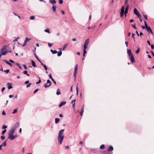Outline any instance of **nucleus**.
<instances>
[{
	"label": "nucleus",
	"mask_w": 154,
	"mask_h": 154,
	"mask_svg": "<svg viewBox=\"0 0 154 154\" xmlns=\"http://www.w3.org/2000/svg\"><path fill=\"white\" fill-rule=\"evenodd\" d=\"M64 131V129L60 130L59 132L58 135V140L59 142V143L61 144L63 139L64 136L63 135Z\"/></svg>",
	"instance_id": "obj_1"
},
{
	"label": "nucleus",
	"mask_w": 154,
	"mask_h": 154,
	"mask_svg": "<svg viewBox=\"0 0 154 154\" xmlns=\"http://www.w3.org/2000/svg\"><path fill=\"white\" fill-rule=\"evenodd\" d=\"M144 24L145 26V28L147 29V32L149 33L151 32L153 35L152 32L150 27H148L146 21H144Z\"/></svg>",
	"instance_id": "obj_2"
},
{
	"label": "nucleus",
	"mask_w": 154,
	"mask_h": 154,
	"mask_svg": "<svg viewBox=\"0 0 154 154\" xmlns=\"http://www.w3.org/2000/svg\"><path fill=\"white\" fill-rule=\"evenodd\" d=\"M6 46H4L1 49V51H0V52L1 53H6V54H7V53L8 52V51L7 50H6Z\"/></svg>",
	"instance_id": "obj_3"
},
{
	"label": "nucleus",
	"mask_w": 154,
	"mask_h": 154,
	"mask_svg": "<svg viewBox=\"0 0 154 154\" xmlns=\"http://www.w3.org/2000/svg\"><path fill=\"white\" fill-rule=\"evenodd\" d=\"M51 84V82L49 80H48L46 83L44 84V86L45 88H47L50 86Z\"/></svg>",
	"instance_id": "obj_4"
},
{
	"label": "nucleus",
	"mask_w": 154,
	"mask_h": 154,
	"mask_svg": "<svg viewBox=\"0 0 154 154\" xmlns=\"http://www.w3.org/2000/svg\"><path fill=\"white\" fill-rule=\"evenodd\" d=\"M134 14L137 16L138 17H140V15L138 11H137V9L136 8H135L134 10Z\"/></svg>",
	"instance_id": "obj_5"
},
{
	"label": "nucleus",
	"mask_w": 154,
	"mask_h": 154,
	"mask_svg": "<svg viewBox=\"0 0 154 154\" xmlns=\"http://www.w3.org/2000/svg\"><path fill=\"white\" fill-rule=\"evenodd\" d=\"M13 135V134H8V138L11 140L14 139L17 137V135L14 136Z\"/></svg>",
	"instance_id": "obj_6"
},
{
	"label": "nucleus",
	"mask_w": 154,
	"mask_h": 154,
	"mask_svg": "<svg viewBox=\"0 0 154 154\" xmlns=\"http://www.w3.org/2000/svg\"><path fill=\"white\" fill-rule=\"evenodd\" d=\"M125 8L124 6H122L121 9V11L120 12V17H122L124 14Z\"/></svg>",
	"instance_id": "obj_7"
},
{
	"label": "nucleus",
	"mask_w": 154,
	"mask_h": 154,
	"mask_svg": "<svg viewBox=\"0 0 154 154\" xmlns=\"http://www.w3.org/2000/svg\"><path fill=\"white\" fill-rule=\"evenodd\" d=\"M19 123L18 122H17L14 125L13 127L12 128L16 130L17 127H19Z\"/></svg>",
	"instance_id": "obj_8"
},
{
	"label": "nucleus",
	"mask_w": 154,
	"mask_h": 154,
	"mask_svg": "<svg viewBox=\"0 0 154 154\" xmlns=\"http://www.w3.org/2000/svg\"><path fill=\"white\" fill-rule=\"evenodd\" d=\"M130 60L132 62V63H133L134 62H135V60H134V57L133 55H131V56H130Z\"/></svg>",
	"instance_id": "obj_9"
},
{
	"label": "nucleus",
	"mask_w": 154,
	"mask_h": 154,
	"mask_svg": "<svg viewBox=\"0 0 154 154\" xmlns=\"http://www.w3.org/2000/svg\"><path fill=\"white\" fill-rule=\"evenodd\" d=\"M66 103V101L62 102L60 103V104L59 105V107H61L62 106H63L65 105Z\"/></svg>",
	"instance_id": "obj_10"
},
{
	"label": "nucleus",
	"mask_w": 154,
	"mask_h": 154,
	"mask_svg": "<svg viewBox=\"0 0 154 154\" xmlns=\"http://www.w3.org/2000/svg\"><path fill=\"white\" fill-rule=\"evenodd\" d=\"M128 8H129V5H128L127 6L126 8H125V17H126V14L128 13Z\"/></svg>",
	"instance_id": "obj_11"
},
{
	"label": "nucleus",
	"mask_w": 154,
	"mask_h": 154,
	"mask_svg": "<svg viewBox=\"0 0 154 154\" xmlns=\"http://www.w3.org/2000/svg\"><path fill=\"white\" fill-rule=\"evenodd\" d=\"M49 78L51 79V80L54 82L55 85H56V82L54 80L51 74H50L49 75Z\"/></svg>",
	"instance_id": "obj_12"
},
{
	"label": "nucleus",
	"mask_w": 154,
	"mask_h": 154,
	"mask_svg": "<svg viewBox=\"0 0 154 154\" xmlns=\"http://www.w3.org/2000/svg\"><path fill=\"white\" fill-rule=\"evenodd\" d=\"M15 131V130L12 128L10 131L9 133L8 134H14V132Z\"/></svg>",
	"instance_id": "obj_13"
},
{
	"label": "nucleus",
	"mask_w": 154,
	"mask_h": 154,
	"mask_svg": "<svg viewBox=\"0 0 154 154\" xmlns=\"http://www.w3.org/2000/svg\"><path fill=\"white\" fill-rule=\"evenodd\" d=\"M89 41V39H86L85 40V42L84 45L88 46V44Z\"/></svg>",
	"instance_id": "obj_14"
},
{
	"label": "nucleus",
	"mask_w": 154,
	"mask_h": 154,
	"mask_svg": "<svg viewBox=\"0 0 154 154\" xmlns=\"http://www.w3.org/2000/svg\"><path fill=\"white\" fill-rule=\"evenodd\" d=\"M127 53L128 54L129 57L131 56V55H133L131 53V52L130 49H127Z\"/></svg>",
	"instance_id": "obj_15"
},
{
	"label": "nucleus",
	"mask_w": 154,
	"mask_h": 154,
	"mask_svg": "<svg viewBox=\"0 0 154 154\" xmlns=\"http://www.w3.org/2000/svg\"><path fill=\"white\" fill-rule=\"evenodd\" d=\"M113 149V147L112 146H109V148H108L107 151H112Z\"/></svg>",
	"instance_id": "obj_16"
},
{
	"label": "nucleus",
	"mask_w": 154,
	"mask_h": 154,
	"mask_svg": "<svg viewBox=\"0 0 154 154\" xmlns=\"http://www.w3.org/2000/svg\"><path fill=\"white\" fill-rule=\"evenodd\" d=\"M31 61L32 62V66L34 67H37L35 62L33 60H31Z\"/></svg>",
	"instance_id": "obj_17"
},
{
	"label": "nucleus",
	"mask_w": 154,
	"mask_h": 154,
	"mask_svg": "<svg viewBox=\"0 0 154 154\" xmlns=\"http://www.w3.org/2000/svg\"><path fill=\"white\" fill-rule=\"evenodd\" d=\"M67 45H68L67 44H66L63 45L62 49L61 48H59V49L60 50L62 49L63 50H64L65 49V48H66V47H67Z\"/></svg>",
	"instance_id": "obj_18"
},
{
	"label": "nucleus",
	"mask_w": 154,
	"mask_h": 154,
	"mask_svg": "<svg viewBox=\"0 0 154 154\" xmlns=\"http://www.w3.org/2000/svg\"><path fill=\"white\" fill-rule=\"evenodd\" d=\"M49 2L52 4H54L56 3V1L55 0H49Z\"/></svg>",
	"instance_id": "obj_19"
},
{
	"label": "nucleus",
	"mask_w": 154,
	"mask_h": 154,
	"mask_svg": "<svg viewBox=\"0 0 154 154\" xmlns=\"http://www.w3.org/2000/svg\"><path fill=\"white\" fill-rule=\"evenodd\" d=\"M7 85L8 86V89H11L13 88L11 84L10 83H8L7 84Z\"/></svg>",
	"instance_id": "obj_20"
},
{
	"label": "nucleus",
	"mask_w": 154,
	"mask_h": 154,
	"mask_svg": "<svg viewBox=\"0 0 154 154\" xmlns=\"http://www.w3.org/2000/svg\"><path fill=\"white\" fill-rule=\"evenodd\" d=\"M84 106H83V107H82V108L81 109V111L80 112V116H82L83 115V114L84 112Z\"/></svg>",
	"instance_id": "obj_21"
},
{
	"label": "nucleus",
	"mask_w": 154,
	"mask_h": 154,
	"mask_svg": "<svg viewBox=\"0 0 154 154\" xmlns=\"http://www.w3.org/2000/svg\"><path fill=\"white\" fill-rule=\"evenodd\" d=\"M61 93L60 92V89L58 88L57 90L56 94L57 95H58L61 94Z\"/></svg>",
	"instance_id": "obj_22"
},
{
	"label": "nucleus",
	"mask_w": 154,
	"mask_h": 154,
	"mask_svg": "<svg viewBox=\"0 0 154 154\" xmlns=\"http://www.w3.org/2000/svg\"><path fill=\"white\" fill-rule=\"evenodd\" d=\"M50 51L53 54H55L57 53V52L56 50H53L52 49H51Z\"/></svg>",
	"instance_id": "obj_23"
},
{
	"label": "nucleus",
	"mask_w": 154,
	"mask_h": 154,
	"mask_svg": "<svg viewBox=\"0 0 154 154\" xmlns=\"http://www.w3.org/2000/svg\"><path fill=\"white\" fill-rule=\"evenodd\" d=\"M52 8L54 12H55L56 11V7L55 5H53L52 7Z\"/></svg>",
	"instance_id": "obj_24"
},
{
	"label": "nucleus",
	"mask_w": 154,
	"mask_h": 154,
	"mask_svg": "<svg viewBox=\"0 0 154 154\" xmlns=\"http://www.w3.org/2000/svg\"><path fill=\"white\" fill-rule=\"evenodd\" d=\"M60 121L59 118H56L55 119V122L56 123H57Z\"/></svg>",
	"instance_id": "obj_25"
},
{
	"label": "nucleus",
	"mask_w": 154,
	"mask_h": 154,
	"mask_svg": "<svg viewBox=\"0 0 154 154\" xmlns=\"http://www.w3.org/2000/svg\"><path fill=\"white\" fill-rule=\"evenodd\" d=\"M62 54V52L60 50L58 52V54H57V56H58L59 57Z\"/></svg>",
	"instance_id": "obj_26"
},
{
	"label": "nucleus",
	"mask_w": 154,
	"mask_h": 154,
	"mask_svg": "<svg viewBox=\"0 0 154 154\" xmlns=\"http://www.w3.org/2000/svg\"><path fill=\"white\" fill-rule=\"evenodd\" d=\"M35 17L34 16H32L30 17V19L31 20H34L35 19Z\"/></svg>",
	"instance_id": "obj_27"
},
{
	"label": "nucleus",
	"mask_w": 154,
	"mask_h": 154,
	"mask_svg": "<svg viewBox=\"0 0 154 154\" xmlns=\"http://www.w3.org/2000/svg\"><path fill=\"white\" fill-rule=\"evenodd\" d=\"M100 148L101 149H103L105 148V146L104 145L102 144L101 145L100 147Z\"/></svg>",
	"instance_id": "obj_28"
},
{
	"label": "nucleus",
	"mask_w": 154,
	"mask_h": 154,
	"mask_svg": "<svg viewBox=\"0 0 154 154\" xmlns=\"http://www.w3.org/2000/svg\"><path fill=\"white\" fill-rule=\"evenodd\" d=\"M6 141H5L3 143L2 145V146H6Z\"/></svg>",
	"instance_id": "obj_29"
},
{
	"label": "nucleus",
	"mask_w": 154,
	"mask_h": 154,
	"mask_svg": "<svg viewBox=\"0 0 154 154\" xmlns=\"http://www.w3.org/2000/svg\"><path fill=\"white\" fill-rule=\"evenodd\" d=\"M87 51H86V50H83V57H84L85 56V54L86 53Z\"/></svg>",
	"instance_id": "obj_30"
},
{
	"label": "nucleus",
	"mask_w": 154,
	"mask_h": 154,
	"mask_svg": "<svg viewBox=\"0 0 154 154\" xmlns=\"http://www.w3.org/2000/svg\"><path fill=\"white\" fill-rule=\"evenodd\" d=\"M77 71L74 70V76L75 78L76 77V74L77 73Z\"/></svg>",
	"instance_id": "obj_31"
},
{
	"label": "nucleus",
	"mask_w": 154,
	"mask_h": 154,
	"mask_svg": "<svg viewBox=\"0 0 154 154\" xmlns=\"http://www.w3.org/2000/svg\"><path fill=\"white\" fill-rule=\"evenodd\" d=\"M30 40V39H29V38H27L26 37V39H25V40L24 42H25L27 43V42L28 41H29Z\"/></svg>",
	"instance_id": "obj_32"
},
{
	"label": "nucleus",
	"mask_w": 154,
	"mask_h": 154,
	"mask_svg": "<svg viewBox=\"0 0 154 154\" xmlns=\"http://www.w3.org/2000/svg\"><path fill=\"white\" fill-rule=\"evenodd\" d=\"M38 78L39 79V80L38 82H37L36 83V84H38L41 82V81L40 79V77H38Z\"/></svg>",
	"instance_id": "obj_33"
},
{
	"label": "nucleus",
	"mask_w": 154,
	"mask_h": 154,
	"mask_svg": "<svg viewBox=\"0 0 154 154\" xmlns=\"http://www.w3.org/2000/svg\"><path fill=\"white\" fill-rule=\"evenodd\" d=\"M17 109H14L13 110V114H14V113H16L17 112Z\"/></svg>",
	"instance_id": "obj_34"
},
{
	"label": "nucleus",
	"mask_w": 154,
	"mask_h": 154,
	"mask_svg": "<svg viewBox=\"0 0 154 154\" xmlns=\"http://www.w3.org/2000/svg\"><path fill=\"white\" fill-rule=\"evenodd\" d=\"M6 55V53H1L0 52V58H1V56L2 55Z\"/></svg>",
	"instance_id": "obj_35"
},
{
	"label": "nucleus",
	"mask_w": 154,
	"mask_h": 154,
	"mask_svg": "<svg viewBox=\"0 0 154 154\" xmlns=\"http://www.w3.org/2000/svg\"><path fill=\"white\" fill-rule=\"evenodd\" d=\"M140 50V48H138L137 49L136 51L135 52L136 54H138Z\"/></svg>",
	"instance_id": "obj_36"
},
{
	"label": "nucleus",
	"mask_w": 154,
	"mask_h": 154,
	"mask_svg": "<svg viewBox=\"0 0 154 154\" xmlns=\"http://www.w3.org/2000/svg\"><path fill=\"white\" fill-rule=\"evenodd\" d=\"M45 32L48 33H50L49 30L48 29H45Z\"/></svg>",
	"instance_id": "obj_37"
},
{
	"label": "nucleus",
	"mask_w": 154,
	"mask_h": 154,
	"mask_svg": "<svg viewBox=\"0 0 154 154\" xmlns=\"http://www.w3.org/2000/svg\"><path fill=\"white\" fill-rule=\"evenodd\" d=\"M16 65L20 69H22V67H21L20 66V64L18 63H16Z\"/></svg>",
	"instance_id": "obj_38"
},
{
	"label": "nucleus",
	"mask_w": 154,
	"mask_h": 154,
	"mask_svg": "<svg viewBox=\"0 0 154 154\" xmlns=\"http://www.w3.org/2000/svg\"><path fill=\"white\" fill-rule=\"evenodd\" d=\"M4 72H5L6 73H8L9 72V69H7L6 70H5L4 71Z\"/></svg>",
	"instance_id": "obj_39"
},
{
	"label": "nucleus",
	"mask_w": 154,
	"mask_h": 154,
	"mask_svg": "<svg viewBox=\"0 0 154 154\" xmlns=\"http://www.w3.org/2000/svg\"><path fill=\"white\" fill-rule=\"evenodd\" d=\"M4 61L8 64L9 63V62L6 60H4Z\"/></svg>",
	"instance_id": "obj_40"
},
{
	"label": "nucleus",
	"mask_w": 154,
	"mask_h": 154,
	"mask_svg": "<svg viewBox=\"0 0 154 154\" xmlns=\"http://www.w3.org/2000/svg\"><path fill=\"white\" fill-rule=\"evenodd\" d=\"M77 69H78V65L76 64L75 66V70H77Z\"/></svg>",
	"instance_id": "obj_41"
},
{
	"label": "nucleus",
	"mask_w": 154,
	"mask_h": 154,
	"mask_svg": "<svg viewBox=\"0 0 154 154\" xmlns=\"http://www.w3.org/2000/svg\"><path fill=\"white\" fill-rule=\"evenodd\" d=\"M132 26L133 27V28L134 29H137V28L136 27V26H135V24H133L132 25Z\"/></svg>",
	"instance_id": "obj_42"
},
{
	"label": "nucleus",
	"mask_w": 154,
	"mask_h": 154,
	"mask_svg": "<svg viewBox=\"0 0 154 154\" xmlns=\"http://www.w3.org/2000/svg\"><path fill=\"white\" fill-rule=\"evenodd\" d=\"M76 94L78 95V86L76 87Z\"/></svg>",
	"instance_id": "obj_43"
},
{
	"label": "nucleus",
	"mask_w": 154,
	"mask_h": 154,
	"mask_svg": "<svg viewBox=\"0 0 154 154\" xmlns=\"http://www.w3.org/2000/svg\"><path fill=\"white\" fill-rule=\"evenodd\" d=\"M7 126L3 125L2 126V129H5L7 128Z\"/></svg>",
	"instance_id": "obj_44"
},
{
	"label": "nucleus",
	"mask_w": 154,
	"mask_h": 154,
	"mask_svg": "<svg viewBox=\"0 0 154 154\" xmlns=\"http://www.w3.org/2000/svg\"><path fill=\"white\" fill-rule=\"evenodd\" d=\"M48 45L49 47H51L52 46V43H48Z\"/></svg>",
	"instance_id": "obj_45"
},
{
	"label": "nucleus",
	"mask_w": 154,
	"mask_h": 154,
	"mask_svg": "<svg viewBox=\"0 0 154 154\" xmlns=\"http://www.w3.org/2000/svg\"><path fill=\"white\" fill-rule=\"evenodd\" d=\"M63 0H59V3L60 4H62L63 3Z\"/></svg>",
	"instance_id": "obj_46"
},
{
	"label": "nucleus",
	"mask_w": 154,
	"mask_h": 154,
	"mask_svg": "<svg viewBox=\"0 0 154 154\" xmlns=\"http://www.w3.org/2000/svg\"><path fill=\"white\" fill-rule=\"evenodd\" d=\"M87 46V45H84L83 50H86V48Z\"/></svg>",
	"instance_id": "obj_47"
},
{
	"label": "nucleus",
	"mask_w": 154,
	"mask_h": 154,
	"mask_svg": "<svg viewBox=\"0 0 154 154\" xmlns=\"http://www.w3.org/2000/svg\"><path fill=\"white\" fill-rule=\"evenodd\" d=\"M34 55H35V58L37 59L38 60L39 59L38 58V57L36 55L35 52L34 53Z\"/></svg>",
	"instance_id": "obj_48"
},
{
	"label": "nucleus",
	"mask_w": 154,
	"mask_h": 154,
	"mask_svg": "<svg viewBox=\"0 0 154 154\" xmlns=\"http://www.w3.org/2000/svg\"><path fill=\"white\" fill-rule=\"evenodd\" d=\"M43 66H44V67L45 69V70H47V66H46V65H43Z\"/></svg>",
	"instance_id": "obj_49"
},
{
	"label": "nucleus",
	"mask_w": 154,
	"mask_h": 154,
	"mask_svg": "<svg viewBox=\"0 0 154 154\" xmlns=\"http://www.w3.org/2000/svg\"><path fill=\"white\" fill-rule=\"evenodd\" d=\"M23 73L24 74H26L27 73V71L26 70L23 71Z\"/></svg>",
	"instance_id": "obj_50"
},
{
	"label": "nucleus",
	"mask_w": 154,
	"mask_h": 154,
	"mask_svg": "<svg viewBox=\"0 0 154 154\" xmlns=\"http://www.w3.org/2000/svg\"><path fill=\"white\" fill-rule=\"evenodd\" d=\"M2 115H4V116L6 115V113H5V111H4V110H3V111H2Z\"/></svg>",
	"instance_id": "obj_51"
},
{
	"label": "nucleus",
	"mask_w": 154,
	"mask_h": 154,
	"mask_svg": "<svg viewBox=\"0 0 154 154\" xmlns=\"http://www.w3.org/2000/svg\"><path fill=\"white\" fill-rule=\"evenodd\" d=\"M72 107L74 108V110L75 109V103H74L73 104H72Z\"/></svg>",
	"instance_id": "obj_52"
},
{
	"label": "nucleus",
	"mask_w": 154,
	"mask_h": 154,
	"mask_svg": "<svg viewBox=\"0 0 154 154\" xmlns=\"http://www.w3.org/2000/svg\"><path fill=\"white\" fill-rule=\"evenodd\" d=\"M6 129H5L4 130H3L2 132V134H4V133H5L6 132Z\"/></svg>",
	"instance_id": "obj_53"
},
{
	"label": "nucleus",
	"mask_w": 154,
	"mask_h": 154,
	"mask_svg": "<svg viewBox=\"0 0 154 154\" xmlns=\"http://www.w3.org/2000/svg\"><path fill=\"white\" fill-rule=\"evenodd\" d=\"M128 0H125V5H126L128 2Z\"/></svg>",
	"instance_id": "obj_54"
},
{
	"label": "nucleus",
	"mask_w": 154,
	"mask_h": 154,
	"mask_svg": "<svg viewBox=\"0 0 154 154\" xmlns=\"http://www.w3.org/2000/svg\"><path fill=\"white\" fill-rule=\"evenodd\" d=\"M76 100L75 99H74L73 100H72L71 102V103H75V102Z\"/></svg>",
	"instance_id": "obj_55"
},
{
	"label": "nucleus",
	"mask_w": 154,
	"mask_h": 154,
	"mask_svg": "<svg viewBox=\"0 0 154 154\" xmlns=\"http://www.w3.org/2000/svg\"><path fill=\"white\" fill-rule=\"evenodd\" d=\"M29 83V81H26L24 83H25V84H28Z\"/></svg>",
	"instance_id": "obj_56"
},
{
	"label": "nucleus",
	"mask_w": 154,
	"mask_h": 154,
	"mask_svg": "<svg viewBox=\"0 0 154 154\" xmlns=\"http://www.w3.org/2000/svg\"><path fill=\"white\" fill-rule=\"evenodd\" d=\"M1 138L2 140H4L5 139V137L4 136H2L1 137Z\"/></svg>",
	"instance_id": "obj_57"
},
{
	"label": "nucleus",
	"mask_w": 154,
	"mask_h": 154,
	"mask_svg": "<svg viewBox=\"0 0 154 154\" xmlns=\"http://www.w3.org/2000/svg\"><path fill=\"white\" fill-rule=\"evenodd\" d=\"M23 67L25 69H27V67L25 65H23Z\"/></svg>",
	"instance_id": "obj_58"
},
{
	"label": "nucleus",
	"mask_w": 154,
	"mask_h": 154,
	"mask_svg": "<svg viewBox=\"0 0 154 154\" xmlns=\"http://www.w3.org/2000/svg\"><path fill=\"white\" fill-rule=\"evenodd\" d=\"M151 45V48L152 49H154V46L153 45Z\"/></svg>",
	"instance_id": "obj_59"
},
{
	"label": "nucleus",
	"mask_w": 154,
	"mask_h": 154,
	"mask_svg": "<svg viewBox=\"0 0 154 154\" xmlns=\"http://www.w3.org/2000/svg\"><path fill=\"white\" fill-rule=\"evenodd\" d=\"M9 61L10 62H11V63H14V61H13V60H9Z\"/></svg>",
	"instance_id": "obj_60"
},
{
	"label": "nucleus",
	"mask_w": 154,
	"mask_h": 154,
	"mask_svg": "<svg viewBox=\"0 0 154 154\" xmlns=\"http://www.w3.org/2000/svg\"><path fill=\"white\" fill-rule=\"evenodd\" d=\"M31 85V83H30L28 85H27L26 86V88H29V87Z\"/></svg>",
	"instance_id": "obj_61"
},
{
	"label": "nucleus",
	"mask_w": 154,
	"mask_h": 154,
	"mask_svg": "<svg viewBox=\"0 0 154 154\" xmlns=\"http://www.w3.org/2000/svg\"><path fill=\"white\" fill-rule=\"evenodd\" d=\"M19 38V37H17L16 38L15 40H14V41H17L18 40V39Z\"/></svg>",
	"instance_id": "obj_62"
},
{
	"label": "nucleus",
	"mask_w": 154,
	"mask_h": 154,
	"mask_svg": "<svg viewBox=\"0 0 154 154\" xmlns=\"http://www.w3.org/2000/svg\"><path fill=\"white\" fill-rule=\"evenodd\" d=\"M39 90L38 89H37L35 90V91H34V93L35 94V93H36Z\"/></svg>",
	"instance_id": "obj_63"
},
{
	"label": "nucleus",
	"mask_w": 154,
	"mask_h": 154,
	"mask_svg": "<svg viewBox=\"0 0 154 154\" xmlns=\"http://www.w3.org/2000/svg\"><path fill=\"white\" fill-rule=\"evenodd\" d=\"M5 87H3L2 88V92H3L4 90L5 89Z\"/></svg>",
	"instance_id": "obj_64"
}]
</instances>
